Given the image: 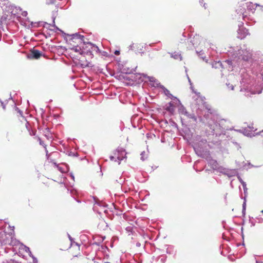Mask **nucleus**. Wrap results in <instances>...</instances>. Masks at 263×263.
Masks as SVG:
<instances>
[{"label": "nucleus", "mask_w": 263, "mask_h": 263, "mask_svg": "<svg viewBox=\"0 0 263 263\" xmlns=\"http://www.w3.org/2000/svg\"><path fill=\"white\" fill-rule=\"evenodd\" d=\"M10 238V241H5L4 245H9L12 246H17L20 243V242L15 238H13L12 235H9Z\"/></svg>", "instance_id": "obj_6"}, {"label": "nucleus", "mask_w": 263, "mask_h": 263, "mask_svg": "<svg viewBox=\"0 0 263 263\" xmlns=\"http://www.w3.org/2000/svg\"><path fill=\"white\" fill-rule=\"evenodd\" d=\"M9 235H12V234H6V233H0V236L2 237H3V236H5V238L0 239V241L2 242V243L4 245V241H10V237L9 236Z\"/></svg>", "instance_id": "obj_8"}, {"label": "nucleus", "mask_w": 263, "mask_h": 263, "mask_svg": "<svg viewBox=\"0 0 263 263\" xmlns=\"http://www.w3.org/2000/svg\"><path fill=\"white\" fill-rule=\"evenodd\" d=\"M24 249L25 250V251L26 252H28L29 253V255L30 256L31 255V252L29 249V248L28 247H27L26 246H24Z\"/></svg>", "instance_id": "obj_11"}, {"label": "nucleus", "mask_w": 263, "mask_h": 263, "mask_svg": "<svg viewBox=\"0 0 263 263\" xmlns=\"http://www.w3.org/2000/svg\"><path fill=\"white\" fill-rule=\"evenodd\" d=\"M99 52L100 50L97 46L90 42H85L77 55L84 54L92 59L93 57L94 54H97Z\"/></svg>", "instance_id": "obj_2"}, {"label": "nucleus", "mask_w": 263, "mask_h": 263, "mask_svg": "<svg viewBox=\"0 0 263 263\" xmlns=\"http://www.w3.org/2000/svg\"><path fill=\"white\" fill-rule=\"evenodd\" d=\"M67 41L68 50L71 54L77 56L78 53L81 50V48L84 44V37L83 35L76 33L69 35Z\"/></svg>", "instance_id": "obj_1"}, {"label": "nucleus", "mask_w": 263, "mask_h": 263, "mask_svg": "<svg viewBox=\"0 0 263 263\" xmlns=\"http://www.w3.org/2000/svg\"><path fill=\"white\" fill-rule=\"evenodd\" d=\"M130 49L136 52H141L143 50V46L141 43H133L130 46Z\"/></svg>", "instance_id": "obj_4"}, {"label": "nucleus", "mask_w": 263, "mask_h": 263, "mask_svg": "<svg viewBox=\"0 0 263 263\" xmlns=\"http://www.w3.org/2000/svg\"><path fill=\"white\" fill-rule=\"evenodd\" d=\"M239 56V59L244 61H249L252 59V54L247 50H242Z\"/></svg>", "instance_id": "obj_3"}, {"label": "nucleus", "mask_w": 263, "mask_h": 263, "mask_svg": "<svg viewBox=\"0 0 263 263\" xmlns=\"http://www.w3.org/2000/svg\"><path fill=\"white\" fill-rule=\"evenodd\" d=\"M206 109H208V110H210V108H209L208 107H206Z\"/></svg>", "instance_id": "obj_19"}, {"label": "nucleus", "mask_w": 263, "mask_h": 263, "mask_svg": "<svg viewBox=\"0 0 263 263\" xmlns=\"http://www.w3.org/2000/svg\"><path fill=\"white\" fill-rule=\"evenodd\" d=\"M124 156H125L124 151H121L120 152L119 150H116L114 153V156H110V158L111 160H113L114 158H117L120 161L124 158Z\"/></svg>", "instance_id": "obj_5"}, {"label": "nucleus", "mask_w": 263, "mask_h": 263, "mask_svg": "<svg viewBox=\"0 0 263 263\" xmlns=\"http://www.w3.org/2000/svg\"><path fill=\"white\" fill-rule=\"evenodd\" d=\"M22 15L23 16H26L27 15V12L26 11H24L22 13Z\"/></svg>", "instance_id": "obj_12"}, {"label": "nucleus", "mask_w": 263, "mask_h": 263, "mask_svg": "<svg viewBox=\"0 0 263 263\" xmlns=\"http://www.w3.org/2000/svg\"><path fill=\"white\" fill-rule=\"evenodd\" d=\"M239 31H243V32H244L245 33H246V32H247V30H246L245 29H239Z\"/></svg>", "instance_id": "obj_14"}, {"label": "nucleus", "mask_w": 263, "mask_h": 263, "mask_svg": "<svg viewBox=\"0 0 263 263\" xmlns=\"http://www.w3.org/2000/svg\"><path fill=\"white\" fill-rule=\"evenodd\" d=\"M51 1H52L51 3H53L54 0H51Z\"/></svg>", "instance_id": "obj_18"}, {"label": "nucleus", "mask_w": 263, "mask_h": 263, "mask_svg": "<svg viewBox=\"0 0 263 263\" xmlns=\"http://www.w3.org/2000/svg\"><path fill=\"white\" fill-rule=\"evenodd\" d=\"M261 212L262 213H263V210L261 211Z\"/></svg>", "instance_id": "obj_20"}, {"label": "nucleus", "mask_w": 263, "mask_h": 263, "mask_svg": "<svg viewBox=\"0 0 263 263\" xmlns=\"http://www.w3.org/2000/svg\"><path fill=\"white\" fill-rule=\"evenodd\" d=\"M245 36H246V35H244L243 36H240V37L243 38V37H245Z\"/></svg>", "instance_id": "obj_17"}, {"label": "nucleus", "mask_w": 263, "mask_h": 263, "mask_svg": "<svg viewBox=\"0 0 263 263\" xmlns=\"http://www.w3.org/2000/svg\"><path fill=\"white\" fill-rule=\"evenodd\" d=\"M42 55V52L38 50L33 49L31 51L30 57L34 59H39Z\"/></svg>", "instance_id": "obj_7"}, {"label": "nucleus", "mask_w": 263, "mask_h": 263, "mask_svg": "<svg viewBox=\"0 0 263 263\" xmlns=\"http://www.w3.org/2000/svg\"><path fill=\"white\" fill-rule=\"evenodd\" d=\"M119 53H120V52H119V51L116 50V51L115 52V54L116 55H119Z\"/></svg>", "instance_id": "obj_15"}, {"label": "nucleus", "mask_w": 263, "mask_h": 263, "mask_svg": "<svg viewBox=\"0 0 263 263\" xmlns=\"http://www.w3.org/2000/svg\"><path fill=\"white\" fill-rule=\"evenodd\" d=\"M74 249L76 250L78 252V253H72L74 257H77V256H78V255L80 254V247L78 246L72 247L70 248V251L72 252L73 251V250H74Z\"/></svg>", "instance_id": "obj_9"}, {"label": "nucleus", "mask_w": 263, "mask_h": 263, "mask_svg": "<svg viewBox=\"0 0 263 263\" xmlns=\"http://www.w3.org/2000/svg\"><path fill=\"white\" fill-rule=\"evenodd\" d=\"M24 128L25 130H27V128L26 126H24Z\"/></svg>", "instance_id": "obj_16"}, {"label": "nucleus", "mask_w": 263, "mask_h": 263, "mask_svg": "<svg viewBox=\"0 0 263 263\" xmlns=\"http://www.w3.org/2000/svg\"><path fill=\"white\" fill-rule=\"evenodd\" d=\"M246 203L245 201L243 203V210L245 211L246 210Z\"/></svg>", "instance_id": "obj_13"}, {"label": "nucleus", "mask_w": 263, "mask_h": 263, "mask_svg": "<svg viewBox=\"0 0 263 263\" xmlns=\"http://www.w3.org/2000/svg\"><path fill=\"white\" fill-rule=\"evenodd\" d=\"M37 140L39 141L40 145H42L45 148L46 155H48V151L46 148V145L44 143V142L40 138L38 137Z\"/></svg>", "instance_id": "obj_10"}]
</instances>
